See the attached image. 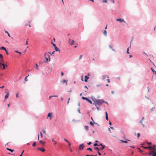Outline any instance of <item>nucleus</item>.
I'll use <instances>...</instances> for the list:
<instances>
[{
    "instance_id": "f257e3e1",
    "label": "nucleus",
    "mask_w": 156,
    "mask_h": 156,
    "mask_svg": "<svg viewBox=\"0 0 156 156\" xmlns=\"http://www.w3.org/2000/svg\"><path fill=\"white\" fill-rule=\"evenodd\" d=\"M94 102L93 104L95 105V106L97 105H101L103 103L105 102V101L102 100H97L94 99L93 100Z\"/></svg>"
},
{
    "instance_id": "f03ea898",
    "label": "nucleus",
    "mask_w": 156,
    "mask_h": 156,
    "mask_svg": "<svg viewBox=\"0 0 156 156\" xmlns=\"http://www.w3.org/2000/svg\"><path fill=\"white\" fill-rule=\"evenodd\" d=\"M51 54L49 52L47 53H45L44 54V57L45 59V62H49L50 61V56L51 55Z\"/></svg>"
},
{
    "instance_id": "7ed1b4c3",
    "label": "nucleus",
    "mask_w": 156,
    "mask_h": 156,
    "mask_svg": "<svg viewBox=\"0 0 156 156\" xmlns=\"http://www.w3.org/2000/svg\"><path fill=\"white\" fill-rule=\"evenodd\" d=\"M5 93L7 94L5 95V98L6 99L8 98L9 93L8 89H5Z\"/></svg>"
},
{
    "instance_id": "20e7f679",
    "label": "nucleus",
    "mask_w": 156,
    "mask_h": 156,
    "mask_svg": "<svg viewBox=\"0 0 156 156\" xmlns=\"http://www.w3.org/2000/svg\"><path fill=\"white\" fill-rule=\"evenodd\" d=\"M149 155L151 156H156V151H151L149 153Z\"/></svg>"
},
{
    "instance_id": "39448f33",
    "label": "nucleus",
    "mask_w": 156,
    "mask_h": 156,
    "mask_svg": "<svg viewBox=\"0 0 156 156\" xmlns=\"http://www.w3.org/2000/svg\"><path fill=\"white\" fill-rule=\"evenodd\" d=\"M82 98L83 100H86L90 104H91L92 103L91 101L87 98H85V97H82Z\"/></svg>"
},
{
    "instance_id": "423d86ee",
    "label": "nucleus",
    "mask_w": 156,
    "mask_h": 156,
    "mask_svg": "<svg viewBox=\"0 0 156 156\" xmlns=\"http://www.w3.org/2000/svg\"><path fill=\"white\" fill-rule=\"evenodd\" d=\"M53 114L51 112H50L48 114L47 117V119L48 118V117H49V119L50 120H51L52 118V116Z\"/></svg>"
},
{
    "instance_id": "0eeeda50",
    "label": "nucleus",
    "mask_w": 156,
    "mask_h": 156,
    "mask_svg": "<svg viewBox=\"0 0 156 156\" xmlns=\"http://www.w3.org/2000/svg\"><path fill=\"white\" fill-rule=\"evenodd\" d=\"M116 20L117 21H119L120 23H122L123 22H124L125 23V20H124L123 19H121V18L117 19H116Z\"/></svg>"
},
{
    "instance_id": "6e6552de",
    "label": "nucleus",
    "mask_w": 156,
    "mask_h": 156,
    "mask_svg": "<svg viewBox=\"0 0 156 156\" xmlns=\"http://www.w3.org/2000/svg\"><path fill=\"white\" fill-rule=\"evenodd\" d=\"M84 145L82 144H80L79 146V150H81L83 149L84 148Z\"/></svg>"
},
{
    "instance_id": "1a4fd4ad",
    "label": "nucleus",
    "mask_w": 156,
    "mask_h": 156,
    "mask_svg": "<svg viewBox=\"0 0 156 156\" xmlns=\"http://www.w3.org/2000/svg\"><path fill=\"white\" fill-rule=\"evenodd\" d=\"M126 140H121L120 141L122 142V143H126L128 142L127 141H129L130 140H128L127 139H126V138H125V139Z\"/></svg>"
},
{
    "instance_id": "9d476101",
    "label": "nucleus",
    "mask_w": 156,
    "mask_h": 156,
    "mask_svg": "<svg viewBox=\"0 0 156 156\" xmlns=\"http://www.w3.org/2000/svg\"><path fill=\"white\" fill-rule=\"evenodd\" d=\"M55 51H54L52 53V54H55V51H56L58 52L57 54H59V49H55Z\"/></svg>"
},
{
    "instance_id": "9b49d317",
    "label": "nucleus",
    "mask_w": 156,
    "mask_h": 156,
    "mask_svg": "<svg viewBox=\"0 0 156 156\" xmlns=\"http://www.w3.org/2000/svg\"><path fill=\"white\" fill-rule=\"evenodd\" d=\"M69 43L71 45H73L74 42V40H73L71 41H70V39H69Z\"/></svg>"
},
{
    "instance_id": "f8f14e48",
    "label": "nucleus",
    "mask_w": 156,
    "mask_h": 156,
    "mask_svg": "<svg viewBox=\"0 0 156 156\" xmlns=\"http://www.w3.org/2000/svg\"><path fill=\"white\" fill-rule=\"evenodd\" d=\"M151 151H156V145H154L153 147L152 150H151Z\"/></svg>"
},
{
    "instance_id": "ddd939ff",
    "label": "nucleus",
    "mask_w": 156,
    "mask_h": 156,
    "mask_svg": "<svg viewBox=\"0 0 156 156\" xmlns=\"http://www.w3.org/2000/svg\"><path fill=\"white\" fill-rule=\"evenodd\" d=\"M89 77L88 76H85V80L84 81L86 82H87V80L89 79Z\"/></svg>"
},
{
    "instance_id": "4468645a",
    "label": "nucleus",
    "mask_w": 156,
    "mask_h": 156,
    "mask_svg": "<svg viewBox=\"0 0 156 156\" xmlns=\"http://www.w3.org/2000/svg\"><path fill=\"white\" fill-rule=\"evenodd\" d=\"M53 46L54 47V49H59L56 45L55 44L53 43L52 42H51Z\"/></svg>"
},
{
    "instance_id": "2eb2a0df",
    "label": "nucleus",
    "mask_w": 156,
    "mask_h": 156,
    "mask_svg": "<svg viewBox=\"0 0 156 156\" xmlns=\"http://www.w3.org/2000/svg\"><path fill=\"white\" fill-rule=\"evenodd\" d=\"M105 119H106V120H108V115L106 112H105Z\"/></svg>"
},
{
    "instance_id": "dca6fc26",
    "label": "nucleus",
    "mask_w": 156,
    "mask_h": 156,
    "mask_svg": "<svg viewBox=\"0 0 156 156\" xmlns=\"http://www.w3.org/2000/svg\"><path fill=\"white\" fill-rule=\"evenodd\" d=\"M1 65L3 66V69H4L6 67H7V65H5L3 63H1Z\"/></svg>"
},
{
    "instance_id": "f3484780",
    "label": "nucleus",
    "mask_w": 156,
    "mask_h": 156,
    "mask_svg": "<svg viewBox=\"0 0 156 156\" xmlns=\"http://www.w3.org/2000/svg\"><path fill=\"white\" fill-rule=\"evenodd\" d=\"M103 33L105 36H106L107 35V32L106 30H104L103 32Z\"/></svg>"
},
{
    "instance_id": "a211bd4d",
    "label": "nucleus",
    "mask_w": 156,
    "mask_h": 156,
    "mask_svg": "<svg viewBox=\"0 0 156 156\" xmlns=\"http://www.w3.org/2000/svg\"><path fill=\"white\" fill-rule=\"evenodd\" d=\"M5 33L7 34H8V36L9 37H10V34H9V32H8L7 31L5 30Z\"/></svg>"
},
{
    "instance_id": "6ab92c4d",
    "label": "nucleus",
    "mask_w": 156,
    "mask_h": 156,
    "mask_svg": "<svg viewBox=\"0 0 156 156\" xmlns=\"http://www.w3.org/2000/svg\"><path fill=\"white\" fill-rule=\"evenodd\" d=\"M142 120H141L140 121V124H142V125H143V126L144 127H145V126H144V124H143V122H142Z\"/></svg>"
},
{
    "instance_id": "aec40b11",
    "label": "nucleus",
    "mask_w": 156,
    "mask_h": 156,
    "mask_svg": "<svg viewBox=\"0 0 156 156\" xmlns=\"http://www.w3.org/2000/svg\"><path fill=\"white\" fill-rule=\"evenodd\" d=\"M43 145H44L45 144V142L44 141H43L42 140H41L39 141Z\"/></svg>"
},
{
    "instance_id": "412c9836",
    "label": "nucleus",
    "mask_w": 156,
    "mask_h": 156,
    "mask_svg": "<svg viewBox=\"0 0 156 156\" xmlns=\"http://www.w3.org/2000/svg\"><path fill=\"white\" fill-rule=\"evenodd\" d=\"M106 77V76H105V75L102 76H101V79L102 80L104 79Z\"/></svg>"
},
{
    "instance_id": "4be33fe9",
    "label": "nucleus",
    "mask_w": 156,
    "mask_h": 156,
    "mask_svg": "<svg viewBox=\"0 0 156 156\" xmlns=\"http://www.w3.org/2000/svg\"><path fill=\"white\" fill-rule=\"evenodd\" d=\"M90 124L92 126H94V124H95L93 122V121L92 122H90Z\"/></svg>"
},
{
    "instance_id": "5701e85b",
    "label": "nucleus",
    "mask_w": 156,
    "mask_h": 156,
    "mask_svg": "<svg viewBox=\"0 0 156 156\" xmlns=\"http://www.w3.org/2000/svg\"><path fill=\"white\" fill-rule=\"evenodd\" d=\"M151 69L152 70V71L153 72V73H154L156 75V72L155 71V70L152 68H151Z\"/></svg>"
},
{
    "instance_id": "b1692460",
    "label": "nucleus",
    "mask_w": 156,
    "mask_h": 156,
    "mask_svg": "<svg viewBox=\"0 0 156 156\" xmlns=\"http://www.w3.org/2000/svg\"><path fill=\"white\" fill-rule=\"evenodd\" d=\"M105 147V146L104 145L103 146H102V147L101 148H100V150H103L104 148Z\"/></svg>"
},
{
    "instance_id": "393cba45",
    "label": "nucleus",
    "mask_w": 156,
    "mask_h": 156,
    "mask_svg": "<svg viewBox=\"0 0 156 156\" xmlns=\"http://www.w3.org/2000/svg\"><path fill=\"white\" fill-rule=\"evenodd\" d=\"M30 75H28V76H26L25 77V78L24 79V81H27V78L28 76H30Z\"/></svg>"
},
{
    "instance_id": "a878e982",
    "label": "nucleus",
    "mask_w": 156,
    "mask_h": 156,
    "mask_svg": "<svg viewBox=\"0 0 156 156\" xmlns=\"http://www.w3.org/2000/svg\"><path fill=\"white\" fill-rule=\"evenodd\" d=\"M7 150H9V151H10L12 152L13 151H14V150H12L10 149H9L8 148H7Z\"/></svg>"
},
{
    "instance_id": "bb28decb",
    "label": "nucleus",
    "mask_w": 156,
    "mask_h": 156,
    "mask_svg": "<svg viewBox=\"0 0 156 156\" xmlns=\"http://www.w3.org/2000/svg\"><path fill=\"white\" fill-rule=\"evenodd\" d=\"M153 147H152L151 146H148V149H149L150 150H151V149L152 150Z\"/></svg>"
},
{
    "instance_id": "cd10ccee",
    "label": "nucleus",
    "mask_w": 156,
    "mask_h": 156,
    "mask_svg": "<svg viewBox=\"0 0 156 156\" xmlns=\"http://www.w3.org/2000/svg\"><path fill=\"white\" fill-rule=\"evenodd\" d=\"M85 128L86 130L87 131L88 129V126H86L85 127Z\"/></svg>"
},
{
    "instance_id": "c85d7f7f",
    "label": "nucleus",
    "mask_w": 156,
    "mask_h": 156,
    "mask_svg": "<svg viewBox=\"0 0 156 156\" xmlns=\"http://www.w3.org/2000/svg\"><path fill=\"white\" fill-rule=\"evenodd\" d=\"M35 67L37 69V70L38 69V66L37 64H35Z\"/></svg>"
},
{
    "instance_id": "c756f323",
    "label": "nucleus",
    "mask_w": 156,
    "mask_h": 156,
    "mask_svg": "<svg viewBox=\"0 0 156 156\" xmlns=\"http://www.w3.org/2000/svg\"><path fill=\"white\" fill-rule=\"evenodd\" d=\"M94 150H96L97 151H99V149L97 147H95L94 148Z\"/></svg>"
},
{
    "instance_id": "7c9ffc66",
    "label": "nucleus",
    "mask_w": 156,
    "mask_h": 156,
    "mask_svg": "<svg viewBox=\"0 0 156 156\" xmlns=\"http://www.w3.org/2000/svg\"><path fill=\"white\" fill-rule=\"evenodd\" d=\"M109 48H110L112 49L113 46L112 44H110L109 45Z\"/></svg>"
},
{
    "instance_id": "2f4dec72",
    "label": "nucleus",
    "mask_w": 156,
    "mask_h": 156,
    "mask_svg": "<svg viewBox=\"0 0 156 156\" xmlns=\"http://www.w3.org/2000/svg\"><path fill=\"white\" fill-rule=\"evenodd\" d=\"M41 150L43 152H44V151H45V149L44 148H41V150Z\"/></svg>"
},
{
    "instance_id": "473e14b6",
    "label": "nucleus",
    "mask_w": 156,
    "mask_h": 156,
    "mask_svg": "<svg viewBox=\"0 0 156 156\" xmlns=\"http://www.w3.org/2000/svg\"><path fill=\"white\" fill-rule=\"evenodd\" d=\"M0 62H4V60L3 59V58H0Z\"/></svg>"
},
{
    "instance_id": "72a5a7b5",
    "label": "nucleus",
    "mask_w": 156,
    "mask_h": 156,
    "mask_svg": "<svg viewBox=\"0 0 156 156\" xmlns=\"http://www.w3.org/2000/svg\"><path fill=\"white\" fill-rule=\"evenodd\" d=\"M94 146H99V145H98L97 143H94Z\"/></svg>"
},
{
    "instance_id": "f704fd0d",
    "label": "nucleus",
    "mask_w": 156,
    "mask_h": 156,
    "mask_svg": "<svg viewBox=\"0 0 156 156\" xmlns=\"http://www.w3.org/2000/svg\"><path fill=\"white\" fill-rule=\"evenodd\" d=\"M140 134L139 133H137V137L138 138H139V137L140 136Z\"/></svg>"
},
{
    "instance_id": "c9c22d12",
    "label": "nucleus",
    "mask_w": 156,
    "mask_h": 156,
    "mask_svg": "<svg viewBox=\"0 0 156 156\" xmlns=\"http://www.w3.org/2000/svg\"><path fill=\"white\" fill-rule=\"evenodd\" d=\"M36 143L35 142H34V143L33 144V145H32L33 146V147L35 146L36 145Z\"/></svg>"
},
{
    "instance_id": "e433bc0d",
    "label": "nucleus",
    "mask_w": 156,
    "mask_h": 156,
    "mask_svg": "<svg viewBox=\"0 0 156 156\" xmlns=\"http://www.w3.org/2000/svg\"><path fill=\"white\" fill-rule=\"evenodd\" d=\"M87 150H90V151H92V149H91V148H87Z\"/></svg>"
},
{
    "instance_id": "4c0bfd02",
    "label": "nucleus",
    "mask_w": 156,
    "mask_h": 156,
    "mask_svg": "<svg viewBox=\"0 0 156 156\" xmlns=\"http://www.w3.org/2000/svg\"><path fill=\"white\" fill-rule=\"evenodd\" d=\"M0 49H6V48L2 46L0 47Z\"/></svg>"
},
{
    "instance_id": "58836bf2",
    "label": "nucleus",
    "mask_w": 156,
    "mask_h": 156,
    "mask_svg": "<svg viewBox=\"0 0 156 156\" xmlns=\"http://www.w3.org/2000/svg\"><path fill=\"white\" fill-rule=\"evenodd\" d=\"M103 2L104 3H107V0H103Z\"/></svg>"
},
{
    "instance_id": "ea45409f",
    "label": "nucleus",
    "mask_w": 156,
    "mask_h": 156,
    "mask_svg": "<svg viewBox=\"0 0 156 156\" xmlns=\"http://www.w3.org/2000/svg\"><path fill=\"white\" fill-rule=\"evenodd\" d=\"M41 136V138H43V135L41 132H40Z\"/></svg>"
},
{
    "instance_id": "a19ab883",
    "label": "nucleus",
    "mask_w": 156,
    "mask_h": 156,
    "mask_svg": "<svg viewBox=\"0 0 156 156\" xmlns=\"http://www.w3.org/2000/svg\"><path fill=\"white\" fill-rule=\"evenodd\" d=\"M0 58H3V56L1 54H0Z\"/></svg>"
},
{
    "instance_id": "79ce46f5",
    "label": "nucleus",
    "mask_w": 156,
    "mask_h": 156,
    "mask_svg": "<svg viewBox=\"0 0 156 156\" xmlns=\"http://www.w3.org/2000/svg\"><path fill=\"white\" fill-rule=\"evenodd\" d=\"M64 140L66 141L67 143H69V141L68 140H66V139H64Z\"/></svg>"
},
{
    "instance_id": "37998d69",
    "label": "nucleus",
    "mask_w": 156,
    "mask_h": 156,
    "mask_svg": "<svg viewBox=\"0 0 156 156\" xmlns=\"http://www.w3.org/2000/svg\"><path fill=\"white\" fill-rule=\"evenodd\" d=\"M67 80H63V83H64V82H66V84H67Z\"/></svg>"
},
{
    "instance_id": "c03bdc74",
    "label": "nucleus",
    "mask_w": 156,
    "mask_h": 156,
    "mask_svg": "<svg viewBox=\"0 0 156 156\" xmlns=\"http://www.w3.org/2000/svg\"><path fill=\"white\" fill-rule=\"evenodd\" d=\"M91 120H92V121H93V122L94 123V124H96V123L93 120V118H92V117H91Z\"/></svg>"
},
{
    "instance_id": "a18cd8bd",
    "label": "nucleus",
    "mask_w": 156,
    "mask_h": 156,
    "mask_svg": "<svg viewBox=\"0 0 156 156\" xmlns=\"http://www.w3.org/2000/svg\"><path fill=\"white\" fill-rule=\"evenodd\" d=\"M43 132L45 134H46V131L45 130H43Z\"/></svg>"
},
{
    "instance_id": "49530a36",
    "label": "nucleus",
    "mask_w": 156,
    "mask_h": 156,
    "mask_svg": "<svg viewBox=\"0 0 156 156\" xmlns=\"http://www.w3.org/2000/svg\"><path fill=\"white\" fill-rule=\"evenodd\" d=\"M16 97L17 98L19 97V95L18 94V93H17L16 94Z\"/></svg>"
},
{
    "instance_id": "de8ad7c7",
    "label": "nucleus",
    "mask_w": 156,
    "mask_h": 156,
    "mask_svg": "<svg viewBox=\"0 0 156 156\" xmlns=\"http://www.w3.org/2000/svg\"><path fill=\"white\" fill-rule=\"evenodd\" d=\"M107 81H108V83H110V82L109 79H107Z\"/></svg>"
},
{
    "instance_id": "09e8293b",
    "label": "nucleus",
    "mask_w": 156,
    "mask_h": 156,
    "mask_svg": "<svg viewBox=\"0 0 156 156\" xmlns=\"http://www.w3.org/2000/svg\"><path fill=\"white\" fill-rule=\"evenodd\" d=\"M147 143L149 145H151V142H147Z\"/></svg>"
},
{
    "instance_id": "8fccbe9b",
    "label": "nucleus",
    "mask_w": 156,
    "mask_h": 156,
    "mask_svg": "<svg viewBox=\"0 0 156 156\" xmlns=\"http://www.w3.org/2000/svg\"><path fill=\"white\" fill-rule=\"evenodd\" d=\"M4 50L6 51V53H7V54L8 55V52L7 51L6 49H4Z\"/></svg>"
},
{
    "instance_id": "3c124183",
    "label": "nucleus",
    "mask_w": 156,
    "mask_h": 156,
    "mask_svg": "<svg viewBox=\"0 0 156 156\" xmlns=\"http://www.w3.org/2000/svg\"><path fill=\"white\" fill-rule=\"evenodd\" d=\"M27 40H28V39H27V41H26V45H27L28 44V42L27 41Z\"/></svg>"
},
{
    "instance_id": "603ef678",
    "label": "nucleus",
    "mask_w": 156,
    "mask_h": 156,
    "mask_svg": "<svg viewBox=\"0 0 156 156\" xmlns=\"http://www.w3.org/2000/svg\"><path fill=\"white\" fill-rule=\"evenodd\" d=\"M82 55H80V57H79V59H81V58L82 57Z\"/></svg>"
},
{
    "instance_id": "864d4df0",
    "label": "nucleus",
    "mask_w": 156,
    "mask_h": 156,
    "mask_svg": "<svg viewBox=\"0 0 156 156\" xmlns=\"http://www.w3.org/2000/svg\"><path fill=\"white\" fill-rule=\"evenodd\" d=\"M142 147L145 149H148V147H144L142 146Z\"/></svg>"
},
{
    "instance_id": "5fc2aeb1",
    "label": "nucleus",
    "mask_w": 156,
    "mask_h": 156,
    "mask_svg": "<svg viewBox=\"0 0 156 156\" xmlns=\"http://www.w3.org/2000/svg\"><path fill=\"white\" fill-rule=\"evenodd\" d=\"M91 144V142H89V143H87V144L89 145H90Z\"/></svg>"
},
{
    "instance_id": "6e6d98bb",
    "label": "nucleus",
    "mask_w": 156,
    "mask_h": 156,
    "mask_svg": "<svg viewBox=\"0 0 156 156\" xmlns=\"http://www.w3.org/2000/svg\"><path fill=\"white\" fill-rule=\"evenodd\" d=\"M41 148H37V150H41Z\"/></svg>"
},
{
    "instance_id": "4d7b16f0",
    "label": "nucleus",
    "mask_w": 156,
    "mask_h": 156,
    "mask_svg": "<svg viewBox=\"0 0 156 156\" xmlns=\"http://www.w3.org/2000/svg\"><path fill=\"white\" fill-rule=\"evenodd\" d=\"M61 74H62V76H63L64 75V73L62 72H61Z\"/></svg>"
},
{
    "instance_id": "13d9d810",
    "label": "nucleus",
    "mask_w": 156,
    "mask_h": 156,
    "mask_svg": "<svg viewBox=\"0 0 156 156\" xmlns=\"http://www.w3.org/2000/svg\"><path fill=\"white\" fill-rule=\"evenodd\" d=\"M98 154H99V155H101V153H100L99 151H98Z\"/></svg>"
},
{
    "instance_id": "bf43d9fd",
    "label": "nucleus",
    "mask_w": 156,
    "mask_h": 156,
    "mask_svg": "<svg viewBox=\"0 0 156 156\" xmlns=\"http://www.w3.org/2000/svg\"><path fill=\"white\" fill-rule=\"evenodd\" d=\"M53 97H58V96L57 95H55V96H52Z\"/></svg>"
},
{
    "instance_id": "052dcab7",
    "label": "nucleus",
    "mask_w": 156,
    "mask_h": 156,
    "mask_svg": "<svg viewBox=\"0 0 156 156\" xmlns=\"http://www.w3.org/2000/svg\"><path fill=\"white\" fill-rule=\"evenodd\" d=\"M138 149L139 150H140V152H142L143 151L141 150L139 148H138Z\"/></svg>"
},
{
    "instance_id": "680f3d73",
    "label": "nucleus",
    "mask_w": 156,
    "mask_h": 156,
    "mask_svg": "<svg viewBox=\"0 0 156 156\" xmlns=\"http://www.w3.org/2000/svg\"><path fill=\"white\" fill-rule=\"evenodd\" d=\"M52 97H53V96H50L49 97V99H50Z\"/></svg>"
},
{
    "instance_id": "e2e57ef3",
    "label": "nucleus",
    "mask_w": 156,
    "mask_h": 156,
    "mask_svg": "<svg viewBox=\"0 0 156 156\" xmlns=\"http://www.w3.org/2000/svg\"><path fill=\"white\" fill-rule=\"evenodd\" d=\"M68 145L69 146H70L71 145V144L70 143H69H69H68Z\"/></svg>"
},
{
    "instance_id": "0e129e2a",
    "label": "nucleus",
    "mask_w": 156,
    "mask_h": 156,
    "mask_svg": "<svg viewBox=\"0 0 156 156\" xmlns=\"http://www.w3.org/2000/svg\"><path fill=\"white\" fill-rule=\"evenodd\" d=\"M70 98H69L68 99V101L67 104H68L69 102V100Z\"/></svg>"
},
{
    "instance_id": "69168bd1",
    "label": "nucleus",
    "mask_w": 156,
    "mask_h": 156,
    "mask_svg": "<svg viewBox=\"0 0 156 156\" xmlns=\"http://www.w3.org/2000/svg\"><path fill=\"white\" fill-rule=\"evenodd\" d=\"M109 124L110 125H111V122L110 121H109Z\"/></svg>"
},
{
    "instance_id": "338daca9",
    "label": "nucleus",
    "mask_w": 156,
    "mask_h": 156,
    "mask_svg": "<svg viewBox=\"0 0 156 156\" xmlns=\"http://www.w3.org/2000/svg\"><path fill=\"white\" fill-rule=\"evenodd\" d=\"M86 156H93V155H87Z\"/></svg>"
},
{
    "instance_id": "774afa93",
    "label": "nucleus",
    "mask_w": 156,
    "mask_h": 156,
    "mask_svg": "<svg viewBox=\"0 0 156 156\" xmlns=\"http://www.w3.org/2000/svg\"><path fill=\"white\" fill-rule=\"evenodd\" d=\"M111 93L112 94H114V91H111Z\"/></svg>"
}]
</instances>
